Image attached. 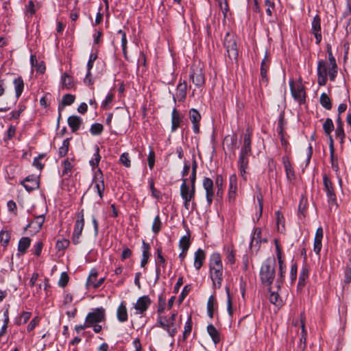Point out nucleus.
<instances>
[{
    "instance_id": "nucleus-1",
    "label": "nucleus",
    "mask_w": 351,
    "mask_h": 351,
    "mask_svg": "<svg viewBox=\"0 0 351 351\" xmlns=\"http://www.w3.org/2000/svg\"><path fill=\"white\" fill-rule=\"evenodd\" d=\"M210 277L213 281L215 289L221 287L223 280V265L219 253H213L210 258L209 263Z\"/></svg>"
},
{
    "instance_id": "nucleus-2",
    "label": "nucleus",
    "mask_w": 351,
    "mask_h": 351,
    "mask_svg": "<svg viewBox=\"0 0 351 351\" xmlns=\"http://www.w3.org/2000/svg\"><path fill=\"white\" fill-rule=\"evenodd\" d=\"M276 260L274 257L267 258L262 264L260 269L261 282L267 286H271L276 275Z\"/></svg>"
},
{
    "instance_id": "nucleus-3",
    "label": "nucleus",
    "mask_w": 351,
    "mask_h": 351,
    "mask_svg": "<svg viewBox=\"0 0 351 351\" xmlns=\"http://www.w3.org/2000/svg\"><path fill=\"white\" fill-rule=\"evenodd\" d=\"M177 313H173L169 317L166 316L159 315L157 319V326L161 327L166 330L168 335L174 338V336L178 332L179 325L176 323Z\"/></svg>"
},
{
    "instance_id": "nucleus-4",
    "label": "nucleus",
    "mask_w": 351,
    "mask_h": 351,
    "mask_svg": "<svg viewBox=\"0 0 351 351\" xmlns=\"http://www.w3.org/2000/svg\"><path fill=\"white\" fill-rule=\"evenodd\" d=\"M223 45L230 61L232 63L233 62H237L239 52L234 36L227 33L224 38Z\"/></svg>"
},
{
    "instance_id": "nucleus-5",
    "label": "nucleus",
    "mask_w": 351,
    "mask_h": 351,
    "mask_svg": "<svg viewBox=\"0 0 351 351\" xmlns=\"http://www.w3.org/2000/svg\"><path fill=\"white\" fill-rule=\"evenodd\" d=\"M291 95L300 104L305 102L304 86L301 82H294L293 80L289 81Z\"/></svg>"
},
{
    "instance_id": "nucleus-6",
    "label": "nucleus",
    "mask_w": 351,
    "mask_h": 351,
    "mask_svg": "<svg viewBox=\"0 0 351 351\" xmlns=\"http://www.w3.org/2000/svg\"><path fill=\"white\" fill-rule=\"evenodd\" d=\"M86 322L89 326L106 321V311L103 307L96 308L88 313L86 317Z\"/></svg>"
},
{
    "instance_id": "nucleus-7",
    "label": "nucleus",
    "mask_w": 351,
    "mask_h": 351,
    "mask_svg": "<svg viewBox=\"0 0 351 351\" xmlns=\"http://www.w3.org/2000/svg\"><path fill=\"white\" fill-rule=\"evenodd\" d=\"M84 226V210H82L77 215V219L75 221L74 230L72 236V242L75 245L80 243V236Z\"/></svg>"
},
{
    "instance_id": "nucleus-8",
    "label": "nucleus",
    "mask_w": 351,
    "mask_h": 351,
    "mask_svg": "<svg viewBox=\"0 0 351 351\" xmlns=\"http://www.w3.org/2000/svg\"><path fill=\"white\" fill-rule=\"evenodd\" d=\"M324 190L325 191L330 205H337V197L335 193L333 184L326 175L323 176Z\"/></svg>"
},
{
    "instance_id": "nucleus-9",
    "label": "nucleus",
    "mask_w": 351,
    "mask_h": 351,
    "mask_svg": "<svg viewBox=\"0 0 351 351\" xmlns=\"http://www.w3.org/2000/svg\"><path fill=\"white\" fill-rule=\"evenodd\" d=\"M190 80L197 87L202 86L205 83V77L202 69L196 66H193L190 70Z\"/></svg>"
},
{
    "instance_id": "nucleus-10",
    "label": "nucleus",
    "mask_w": 351,
    "mask_h": 351,
    "mask_svg": "<svg viewBox=\"0 0 351 351\" xmlns=\"http://www.w3.org/2000/svg\"><path fill=\"white\" fill-rule=\"evenodd\" d=\"M275 242H276V256H277L278 262V265H279L278 277L276 280V282L278 284V287H280V285L284 281L285 274L286 273V266L282 260V251H281L280 247L276 240L275 241Z\"/></svg>"
},
{
    "instance_id": "nucleus-11",
    "label": "nucleus",
    "mask_w": 351,
    "mask_h": 351,
    "mask_svg": "<svg viewBox=\"0 0 351 351\" xmlns=\"http://www.w3.org/2000/svg\"><path fill=\"white\" fill-rule=\"evenodd\" d=\"M317 83L319 86H324L327 83V76L328 75V69L327 63L323 60H320L317 62Z\"/></svg>"
},
{
    "instance_id": "nucleus-12",
    "label": "nucleus",
    "mask_w": 351,
    "mask_h": 351,
    "mask_svg": "<svg viewBox=\"0 0 351 351\" xmlns=\"http://www.w3.org/2000/svg\"><path fill=\"white\" fill-rule=\"evenodd\" d=\"M93 183L94 184V189L96 190L100 199L104 197V192L105 190L104 175L101 169H98L94 175Z\"/></svg>"
},
{
    "instance_id": "nucleus-13",
    "label": "nucleus",
    "mask_w": 351,
    "mask_h": 351,
    "mask_svg": "<svg viewBox=\"0 0 351 351\" xmlns=\"http://www.w3.org/2000/svg\"><path fill=\"white\" fill-rule=\"evenodd\" d=\"M270 66V59L267 56V53H265V56L261 64V77H260V83L267 85L269 82V77L267 76V71Z\"/></svg>"
},
{
    "instance_id": "nucleus-14",
    "label": "nucleus",
    "mask_w": 351,
    "mask_h": 351,
    "mask_svg": "<svg viewBox=\"0 0 351 351\" xmlns=\"http://www.w3.org/2000/svg\"><path fill=\"white\" fill-rule=\"evenodd\" d=\"M187 83L185 80L179 81V83L176 87V93L173 95V100L176 103V100L180 102H183L186 97L187 93Z\"/></svg>"
},
{
    "instance_id": "nucleus-15",
    "label": "nucleus",
    "mask_w": 351,
    "mask_h": 351,
    "mask_svg": "<svg viewBox=\"0 0 351 351\" xmlns=\"http://www.w3.org/2000/svg\"><path fill=\"white\" fill-rule=\"evenodd\" d=\"M182 183L180 186V195L182 199H195V186H189L187 184V179L182 178Z\"/></svg>"
},
{
    "instance_id": "nucleus-16",
    "label": "nucleus",
    "mask_w": 351,
    "mask_h": 351,
    "mask_svg": "<svg viewBox=\"0 0 351 351\" xmlns=\"http://www.w3.org/2000/svg\"><path fill=\"white\" fill-rule=\"evenodd\" d=\"M311 33L314 34L315 38V43L319 45L322 39V27H321V19L319 15L314 16L311 23Z\"/></svg>"
},
{
    "instance_id": "nucleus-17",
    "label": "nucleus",
    "mask_w": 351,
    "mask_h": 351,
    "mask_svg": "<svg viewBox=\"0 0 351 351\" xmlns=\"http://www.w3.org/2000/svg\"><path fill=\"white\" fill-rule=\"evenodd\" d=\"M151 304V300L147 295L140 297L135 304V309L137 311L138 314H143L147 311Z\"/></svg>"
},
{
    "instance_id": "nucleus-18",
    "label": "nucleus",
    "mask_w": 351,
    "mask_h": 351,
    "mask_svg": "<svg viewBox=\"0 0 351 351\" xmlns=\"http://www.w3.org/2000/svg\"><path fill=\"white\" fill-rule=\"evenodd\" d=\"M252 133L249 129H247L245 133L243 134V144L239 154H246L250 156L252 154Z\"/></svg>"
},
{
    "instance_id": "nucleus-19",
    "label": "nucleus",
    "mask_w": 351,
    "mask_h": 351,
    "mask_svg": "<svg viewBox=\"0 0 351 351\" xmlns=\"http://www.w3.org/2000/svg\"><path fill=\"white\" fill-rule=\"evenodd\" d=\"M22 184L25 189L30 192L39 187L38 178L36 176L31 175L27 176L23 182Z\"/></svg>"
},
{
    "instance_id": "nucleus-20",
    "label": "nucleus",
    "mask_w": 351,
    "mask_h": 351,
    "mask_svg": "<svg viewBox=\"0 0 351 351\" xmlns=\"http://www.w3.org/2000/svg\"><path fill=\"white\" fill-rule=\"evenodd\" d=\"M45 213H42L40 215H34V219L28 223L26 228H33L35 232H38L41 229L45 222Z\"/></svg>"
},
{
    "instance_id": "nucleus-21",
    "label": "nucleus",
    "mask_w": 351,
    "mask_h": 351,
    "mask_svg": "<svg viewBox=\"0 0 351 351\" xmlns=\"http://www.w3.org/2000/svg\"><path fill=\"white\" fill-rule=\"evenodd\" d=\"M323 228L322 227H319L315 232L313 244V250L317 255L319 254V252L322 250V241L323 239Z\"/></svg>"
},
{
    "instance_id": "nucleus-22",
    "label": "nucleus",
    "mask_w": 351,
    "mask_h": 351,
    "mask_svg": "<svg viewBox=\"0 0 351 351\" xmlns=\"http://www.w3.org/2000/svg\"><path fill=\"white\" fill-rule=\"evenodd\" d=\"M328 60L330 62V67L328 69V76L331 81H334L337 74V64L332 53H329Z\"/></svg>"
},
{
    "instance_id": "nucleus-23",
    "label": "nucleus",
    "mask_w": 351,
    "mask_h": 351,
    "mask_svg": "<svg viewBox=\"0 0 351 351\" xmlns=\"http://www.w3.org/2000/svg\"><path fill=\"white\" fill-rule=\"evenodd\" d=\"M67 122L72 132H76L82 124V119L78 116L72 115L68 118Z\"/></svg>"
},
{
    "instance_id": "nucleus-24",
    "label": "nucleus",
    "mask_w": 351,
    "mask_h": 351,
    "mask_svg": "<svg viewBox=\"0 0 351 351\" xmlns=\"http://www.w3.org/2000/svg\"><path fill=\"white\" fill-rule=\"evenodd\" d=\"M282 162L286 172L287 178L289 180H293L295 178V173L291 163L289 161V157L284 156L282 157Z\"/></svg>"
},
{
    "instance_id": "nucleus-25",
    "label": "nucleus",
    "mask_w": 351,
    "mask_h": 351,
    "mask_svg": "<svg viewBox=\"0 0 351 351\" xmlns=\"http://www.w3.org/2000/svg\"><path fill=\"white\" fill-rule=\"evenodd\" d=\"M150 245L148 243L143 241L142 243V258L141 261V267H144L148 263L150 257Z\"/></svg>"
},
{
    "instance_id": "nucleus-26",
    "label": "nucleus",
    "mask_w": 351,
    "mask_h": 351,
    "mask_svg": "<svg viewBox=\"0 0 351 351\" xmlns=\"http://www.w3.org/2000/svg\"><path fill=\"white\" fill-rule=\"evenodd\" d=\"M206 258V254L203 250L199 248L194 254V267L197 270H199Z\"/></svg>"
},
{
    "instance_id": "nucleus-27",
    "label": "nucleus",
    "mask_w": 351,
    "mask_h": 351,
    "mask_svg": "<svg viewBox=\"0 0 351 351\" xmlns=\"http://www.w3.org/2000/svg\"><path fill=\"white\" fill-rule=\"evenodd\" d=\"M182 122V118L180 115L179 112L173 108L171 113V132H175L180 126Z\"/></svg>"
},
{
    "instance_id": "nucleus-28",
    "label": "nucleus",
    "mask_w": 351,
    "mask_h": 351,
    "mask_svg": "<svg viewBox=\"0 0 351 351\" xmlns=\"http://www.w3.org/2000/svg\"><path fill=\"white\" fill-rule=\"evenodd\" d=\"M117 317L119 322H124L128 320V311L124 302H121L117 308Z\"/></svg>"
},
{
    "instance_id": "nucleus-29",
    "label": "nucleus",
    "mask_w": 351,
    "mask_h": 351,
    "mask_svg": "<svg viewBox=\"0 0 351 351\" xmlns=\"http://www.w3.org/2000/svg\"><path fill=\"white\" fill-rule=\"evenodd\" d=\"M13 84L14 86L15 96L19 99L24 89V82L21 77H17L14 79Z\"/></svg>"
},
{
    "instance_id": "nucleus-30",
    "label": "nucleus",
    "mask_w": 351,
    "mask_h": 351,
    "mask_svg": "<svg viewBox=\"0 0 351 351\" xmlns=\"http://www.w3.org/2000/svg\"><path fill=\"white\" fill-rule=\"evenodd\" d=\"M207 332L215 345L219 343L221 341L220 333L213 324H209L207 326Z\"/></svg>"
},
{
    "instance_id": "nucleus-31",
    "label": "nucleus",
    "mask_w": 351,
    "mask_h": 351,
    "mask_svg": "<svg viewBox=\"0 0 351 351\" xmlns=\"http://www.w3.org/2000/svg\"><path fill=\"white\" fill-rule=\"evenodd\" d=\"M309 269L307 266H303L299 276V280L298 287L300 288H302L306 285V281L308 277Z\"/></svg>"
},
{
    "instance_id": "nucleus-32",
    "label": "nucleus",
    "mask_w": 351,
    "mask_h": 351,
    "mask_svg": "<svg viewBox=\"0 0 351 351\" xmlns=\"http://www.w3.org/2000/svg\"><path fill=\"white\" fill-rule=\"evenodd\" d=\"M31 239L29 237H22L18 244V251L21 254H25L30 246Z\"/></svg>"
},
{
    "instance_id": "nucleus-33",
    "label": "nucleus",
    "mask_w": 351,
    "mask_h": 351,
    "mask_svg": "<svg viewBox=\"0 0 351 351\" xmlns=\"http://www.w3.org/2000/svg\"><path fill=\"white\" fill-rule=\"evenodd\" d=\"M261 230L259 228H256L254 230L251 242H250V247H258L259 243L261 242Z\"/></svg>"
},
{
    "instance_id": "nucleus-34",
    "label": "nucleus",
    "mask_w": 351,
    "mask_h": 351,
    "mask_svg": "<svg viewBox=\"0 0 351 351\" xmlns=\"http://www.w3.org/2000/svg\"><path fill=\"white\" fill-rule=\"evenodd\" d=\"M61 83L64 88L71 89L73 86V77L64 73L61 77Z\"/></svg>"
},
{
    "instance_id": "nucleus-35",
    "label": "nucleus",
    "mask_w": 351,
    "mask_h": 351,
    "mask_svg": "<svg viewBox=\"0 0 351 351\" xmlns=\"http://www.w3.org/2000/svg\"><path fill=\"white\" fill-rule=\"evenodd\" d=\"M190 234L188 233L186 235H184L181 237L179 241V247L182 251H188L190 247Z\"/></svg>"
},
{
    "instance_id": "nucleus-36",
    "label": "nucleus",
    "mask_w": 351,
    "mask_h": 351,
    "mask_svg": "<svg viewBox=\"0 0 351 351\" xmlns=\"http://www.w3.org/2000/svg\"><path fill=\"white\" fill-rule=\"evenodd\" d=\"M10 240V233L7 230H2L0 232V243L1 245L6 247Z\"/></svg>"
},
{
    "instance_id": "nucleus-37",
    "label": "nucleus",
    "mask_w": 351,
    "mask_h": 351,
    "mask_svg": "<svg viewBox=\"0 0 351 351\" xmlns=\"http://www.w3.org/2000/svg\"><path fill=\"white\" fill-rule=\"evenodd\" d=\"M156 253L157 256L155 263L156 266H160L162 268H165L166 265V261L165 257L162 256V248L158 247L156 250Z\"/></svg>"
},
{
    "instance_id": "nucleus-38",
    "label": "nucleus",
    "mask_w": 351,
    "mask_h": 351,
    "mask_svg": "<svg viewBox=\"0 0 351 351\" xmlns=\"http://www.w3.org/2000/svg\"><path fill=\"white\" fill-rule=\"evenodd\" d=\"M70 138H67L63 141L62 146L59 148L58 154L60 157L65 156L69 151L70 145Z\"/></svg>"
},
{
    "instance_id": "nucleus-39",
    "label": "nucleus",
    "mask_w": 351,
    "mask_h": 351,
    "mask_svg": "<svg viewBox=\"0 0 351 351\" xmlns=\"http://www.w3.org/2000/svg\"><path fill=\"white\" fill-rule=\"evenodd\" d=\"M95 149V152L93 154V158L89 161V163L93 168H95L99 165L101 159L99 147L96 145Z\"/></svg>"
},
{
    "instance_id": "nucleus-40",
    "label": "nucleus",
    "mask_w": 351,
    "mask_h": 351,
    "mask_svg": "<svg viewBox=\"0 0 351 351\" xmlns=\"http://www.w3.org/2000/svg\"><path fill=\"white\" fill-rule=\"evenodd\" d=\"M117 33L121 36V47L123 50V53L125 59H128L127 57V44L128 40L126 38V34L122 29H119Z\"/></svg>"
},
{
    "instance_id": "nucleus-41",
    "label": "nucleus",
    "mask_w": 351,
    "mask_h": 351,
    "mask_svg": "<svg viewBox=\"0 0 351 351\" xmlns=\"http://www.w3.org/2000/svg\"><path fill=\"white\" fill-rule=\"evenodd\" d=\"M320 104L326 110H330L332 108L330 99L325 93H322L320 96Z\"/></svg>"
},
{
    "instance_id": "nucleus-42",
    "label": "nucleus",
    "mask_w": 351,
    "mask_h": 351,
    "mask_svg": "<svg viewBox=\"0 0 351 351\" xmlns=\"http://www.w3.org/2000/svg\"><path fill=\"white\" fill-rule=\"evenodd\" d=\"M162 227V221L160 216L158 214L154 219V221L152 226V230L155 234H158L160 231Z\"/></svg>"
},
{
    "instance_id": "nucleus-43",
    "label": "nucleus",
    "mask_w": 351,
    "mask_h": 351,
    "mask_svg": "<svg viewBox=\"0 0 351 351\" xmlns=\"http://www.w3.org/2000/svg\"><path fill=\"white\" fill-rule=\"evenodd\" d=\"M249 155L239 154V169H247L248 167V157Z\"/></svg>"
},
{
    "instance_id": "nucleus-44",
    "label": "nucleus",
    "mask_w": 351,
    "mask_h": 351,
    "mask_svg": "<svg viewBox=\"0 0 351 351\" xmlns=\"http://www.w3.org/2000/svg\"><path fill=\"white\" fill-rule=\"evenodd\" d=\"M98 273L96 269H93L91 270L90 275L87 279L86 285L87 287H92L94 288V285L97 282Z\"/></svg>"
},
{
    "instance_id": "nucleus-45",
    "label": "nucleus",
    "mask_w": 351,
    "mask_h": 351,
    "mask_svg": "<svg viewBox=\"0 0 351 351\" xmlns=\"http://www.w3.org/2000/svg\"><path fill=\"white\" fill-rule=\"evenodd\" d=\"M192 330V319L189 316L185 323L184 332H183V339L185 340L189 336Z\"/></svg>"
},
{
    "instance_id": "nucleus-46",
    "label": "nucleus",
    "mask_w": 351,
    "mask_h": 351,
    "mask_svg": "<svg viewBox=\"0 0 351 351\" xmlns=\"http://www.w3.org/2000/svg\"><path fill=\"white\" fill-rule=\"evenodd\" d=\"M323 129L327 135H330L332 131L334 130V124L331 119L327 118L324 124Z\"/></svg>"
},
{
    "instance_id": "nucleus-47",
    "label": "nucleus",
    "mask_w": 351,
    "mask_h": 351,
    "mask_svg": "<svg viewBox=\"0 0 351 351\" xmlns=\"http://www.w3.org/2000/svg\"><path fill=\"white\" fill-rule=\"evenodd\" d=\"M30 317V312L24 311L21 313L20 317L16 319L15 323L16 325L24 324L27 323V322L29 319Z\"/></svg>"
},
{
    "instance_id": "nucleus-48",
    "label": "nucleus",
    "mask_w": 351,
    "mask_h": 351,
    "mask_svg": "<svg viewBox=\"0 0 351 351\" xmlns=\"http://www.w3.org/2000/svg\"><path fill=\"white\" fill-rule=\"evenodd\" d=\"M189 119L192 123H195L200 121L201 115L196 109L192 108L189 110Z\"/></svg>"
},
{
    "instance_id": "nucleus-49",
    "label": "nucleus",
    "mask_w": 351,
    "mask_h": 351,
    "mask_svg": "<svg viewBox=\"0 0 351 351\" xmlns=\"http://www.w3.org/2000/svg\"><path fill=\"white\" fill-rule=\"evenodd\" d=\"M229 191H237V177L236 174H232L229 178Z\"/></svg>"
},
{
    "instance_id": "nucleus-50",
    "label": "nucleus",
    "mask_w": 351,
    "mask_h": 351,
    "mask_svg": "<svg viewBox=\"0 0 351 351\" xmlns=\"http://www.w3.org/2000/svg\"><path fill=\"white\" fill-rule=\"evenodd\" d=\"M269 301L271 304L276 306H278L282 305V300L280 298V296L277 292H271L269 295Z\"/></svg>"
},
{
    "instance_id": "nucleus-51",
    "label": "nucleus",
    "mask_w": 351,
    "mask_h": 351,
    "mask_svg": "<svg viewBox=\"0 0 351 351\" xmlns=\"http://www.w3.org/2000/svg\"><path fill=\"white\" fill-rule=\"evenodd\" d=\"M104 127L101 123H93L90 128V132L93 135H99L103 132Z\"/></svg>"
},
{
    "instance_id": "nucleus-52",
    "label": "nucleus",
    "mask_w": 351,
    "mask_h": 351,
    "mask_svg": "<svg viewBox=\"0 0 351 351\" xmlns=\"http://www.w3.org/2000/svg\"><path fill=\"white\" fill-rule=\"evenodd\" d=\"M75 97L74 95L66 94L62 97V108L65 106H70L75 101Z\"/></svg>"
},
{
    "instance_id": "nucleus-53",
    "label": "nucleus",
    "mask_w": 351,
    "mask_h": 351,
    "mask_svg": "<svg viewBox=\"0 0 351 351\" xmlns=\"http://www.w3.org/2000/svg\"><path fill=\"white\" fill-rule=\"evenodd\" d=\"M64 169L62 170V175L67 176L71 173L73 165L71 164V162L67 158L63 162Z\"/></svg>"
},
{
    "instance_id": "nucleus-54",
    "label": "nucleus",
    "mask_w": 351,
    "mask_h": 351,
    "mask_svg": "<svg viewBox=\"0 0 351 351\" xmlns=\"http://www.w3.org/2000/svg\"><path fill=\"white\" fill-rule=\"evenodd\" d=\"M215 184L217 187V195L219 197H222L223 195V189H222V184H223V177L221 175H218L215 180Z\"/></svg>"
},
{
    "instance_id": "nucleus-55",
    "label": "nucleus",
    "mask_w": 351,
    "mask_h": 351,
    "mask_svg": "<svg viewBox=\"0 0 351 351\" xmlns=\"http://www.w3.org/2000/svg\"><path fill=\"white\" fill-rule=\"evenodd\" d=\"M343 282L345 285H349L351 282V267L350 266H346L344 269Z\"/></svg>"
},
{
    "instance_id": "nucleus-56",
    "label": "nucleus",
    "mask_w": 351,
    "mask_h": 351,
    "mask_svg": "<svg viewBox=\"0 0 351 351\" xmlns=\"http://www.w3.org/2000/svg\"><path fill=\"white\" fill-rule=\"evenodd\" d=\"M70 241L68 239H63L62 240H58L56 244V248L58 251L64 250L68 247L69 245Z\"/></svg>"
},
{
    "instance_id": "nucleus-57",
    "label": "nucleus",
    "mask_w": 351,
    "mask_h": 351,
    "mask_svg": "<svg viewBox=\"0 0 351 351\" xmlns=\"http://www.w3.org/2000/svg\"><path fill=\"white\" fill-rule=\"evenodd\" d=\"M213 311H214V297L213 295L210 296L207 302V313L208 315L210 317H213Z\"/></svg>"
},
{
    "instance_id": "nucleus-58",
    "label": "nucleus",
    "mask_w": 351,
    "mask_h": 351,
    "mask_svg": "<svg viewBox=\"0 0 351 351\" xmlns=\"http://www.w3.org/2000/svg\"><path fill=\"white\" fill-rule=\"evenodd\" d=\"M120 162L121 164H123L125 167H131V161L130 158L129 154L127 152L123 153L120 156L119 158Z\"/></svg>"
},
{
    "instance_id": "nucleus-59",
    "label": "nucleus",
    "mask_w": 351,
    "mask_h": 351,
    "mask_svg": "<svg viewBox=\"0 0 351 351\" xmlns=\"http://www.w3.org/2000/svg\"><path fill=\"white\" fill-rule=\"evenodd\" d=\"M166 306V300L165 298L162 295H159L158 297V307L157 312L159 314V315H161L160 314L163 313L165 311Z\"/></svg>"
},
{
    "instance_id": "nucleus-60",
    "label": "nucleus",
    "mask_w": 351,
    "mask_h": 351,
    "mask_svg": "<svg viewBox=\"0 0 351 351\" xmlns=\"http://www.w3.org/2000/svg\"><path fill=\"white\" fill-rule=\"evenodd\" d=\"M226 292L227 293V310L228 312V314L232 316L233 311H232V300L230 298V289L228 287H226Z\"/></svg>"
},
{
    "instance_id": "nucleus-61",
    "label": "nucleus",
    "mask_w": 351,
    "mask_h": 351,
    "mask_svg": "<svg viewBox=\"0 0 351 351\" xmlns=\"http://www.w3.org/2000/svg\"><path fill=\"white\" fill-rule=\"evenodd\" d=\"M69 279V278L67 273L62 272L60 275V279L58 281L59 287H62V288L66 287V285L68 284Z\"/></svg>"
},
{
    "instance_id": "nucleus-62",
    "label": "nucleus",
    "mask_w": 351,
    "mask_h": 351,
    "mask_svg": "<svg viewBox=\"0 0 351 351\" xmlns=\"http://www.w3.org/2000/svg\"><path fill=\"white\" fill-rule=\"evenodd\" d=\"M148 166L150 169H152L155 164V153L152 149H150L147 156Z\"/></svg>"
},
{
    "instance_id": "nucleus-63",
    "label": "nucleus",
    "mask_w": 351,
    "mask_h": 351,
    "mask_svg": "<svg viewBox=\"0 0 351 351\" xmlns=\"http://www.w3.org/2000/svg\"><path fill=\"white\" fill-rule=\"evenodd\" d=\"M35 12L34 3L32 1H29L26 5V14L29 15V16H32Z\"/></svg>"
},
{
    "instance_id": "nucleus-64",
    "label": "nucleus",
    "mask_w": 351,
    "mask_h": 351,
    "mask_svg": "<svg viewBox=\"0 0 351 351\" xmlns=\"http://www.w3.org/2000/svg\"><path fill=\"white\" fill-rule=\"evenodd\" d=\"M39 321L38 317L33 318L27 327V332H32L38 325Z\"/></svg>"
}]
</instances>
